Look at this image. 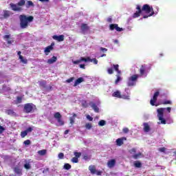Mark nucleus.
Instances as JSON below:
<instances>
[{
  "mask_svg": "<svg viewBox=\"0 0 176 176\" xmlns=\"http://www.w3.org/2000/svg\"><path fill=\"white\" fill-rule=\"evenodd\" d=\"M136 10L137 11L133 14V19H137V17H140L142 12H145V13H146L147 14H149V13H152L153 7L149 6V4H144L141 9V6L138 5L136 6Z\"/></svg>",
  "mask_w": 176,
  "mask_h": 176,
  "instance_id": "nucleus-1",
  "label": "nucleus"
},
{
  "mask_svg": "<svg viewBox=\"0 0 176 176\" xmlns=\"http://www.w3.org/2000/svg\"><path fill=\"white\" fill-rule=\"evenodd\" d=\"M20 27L22 30L28 28L29 23L34 21V16L22 14L19 16Z\"/></svg>",
  "mask_w": 176,
  "mask_h": 176,
  "instance_id": "nucleus-2",
  "label": "nucleus"
},
{
  "mask_svg": "<svg viewBox=\"0 0 176 176\" xmlns=\"http://www.w3.org/2000/svg\"><path fill=\"white\" fill-rule=\"evenodd\" d=\"M170 113L171 112V107H166V108H160L157 109V118L159 120H160L162 124H166V119L163 118L164 116V110Z\"/></svg>",
  "mask_w": 176,
  "mask_h": 176,
  "instance_id": "nucleus-3",
  "label": "nucleus"
},
{
  "mask_svg": "<svg viewBox=\"0 0 176 176\" xmlns=\"http://www.w3.org/2000/svg\"><path fill=\"white\" fill-rule=\"evenodd\" d=\"M126 94H122L119 91H116L112 94V97H116V98H123V100H130V91L128 88L125 89Z\"/></svg>",
  "mask_w": 176,
  "mask_h": 176,
  "instance_id": "nucleus-4",
  "label": "nucleus"
},
{
  "mask_svg": "<svg viewBox=\"0 0 176 176\" xmlns=\"http://www.w3.org/2000/svg\"><path fill=\"white\" fill-rule=\"evenodd\" d=\"M36 111V105L34 103H26L23 107V112L25 113H32Z\"/></svg>",
  "mask_w": 176,
  "mask_h": 176,
  "instance_id": "nucleus-5",
  "label": "nucleus"
},
{
  "mask_svg": "<svg viewBox=\"0 0 176 176\" xmlns=\"http://www.w3.org/2000/svg\"><path fill=\"white\" fill-rule=\"evenodd\" d=\"M137 80H138V74H133L129 78L127 82V86L131 87V86H135L137 84Z\"/></svg>",
  "mask_w": 176,
  "mask_h": 176,
  "instance_id": "nucleus-6",
  "label": "nucleus"
},
{
  "mask_svg": "<svg viewBox=\"0 0 176 176\" xmlns=\"http://www.w3.org/2000/svg\"><path fill=\"white\" fill-rule=\"evenodd\" d=\"M12 14H13L12 12L8 10H3V14L0 15V19L1 20H5V19H9V17L12 16Z\"/></svg>",
  "mask_w": 176,
  "mask_h": 176,
  "instance_id": "nucleus-7",
  "label": "nucleus"
},
{
  "mask_svg": "<svg viewBox=\"0 0 176 176\" xmlns=\"http://www.w3.org/2000/svg\"><path fill=\"white\" fill-rule=\"evenodd\" d=\"M54 118L57 120L58 123L59 124V126H64V122L61 119L62 116L60 113V112H56L54 114Z\"/></svg>",
  "mask_w": 176,
  "mask_h": 176,
  "instance_id": "nucleus-8",
  "label": "nucleus"
},
{
  "mask_svg": "<svg viewBox=\"0 0 176 176\" xmlns=\"http://www.w3.org/2000/svg\"><path fill=\"white\" fill-rule=\"evenodd\" d=\"M89 170H90L91 174H96V175H101V174H102V173L100 170H97V169H96V166L94 165H90L89 166Z\"/></svg>",
  "mask_w": 176,
  "mask_h": 176,
  "instance_id": "nucleus-9",
  "label": "nucleus"
},
{
  "mask_svg": "<svg viewBox=\"0 0 176 176\" xmlns=\"http://www.w3.org/2000/svg\"><path fill=\"white\" fill-rule=\"evenodd\" d=\"M54 50V43H52L50 45H48L44 50V53L45 56H49V53H50Z\"/></svg>",
  "mask_w": 176,
  "mask_h": 176,
  "instance_id": "nucleus-10",
  "label": "nucleus"
},
{
  "mask_svg": "<svg viewBox=\"0 0 176 176\" xmlns=\"http://www.w3.org/2000/svg\"><path fill=\"white\" fill-rule=\"evenodd\" d=\"M160 94V92H159V91H157L154 94L153 98L151 99V100H150L151 105H152L153 107H155V102H156V101H157V97H159Z\"/></svg>",
  "mask_w": 176,
  "mask_h": 176,
  "instance_id": "nucleus-11",
  "label": "nucleus"
},
{
  "mask_svg": "<svg viewBox=\"0 0 176 176\" xmlns=\"http://www.w3.org/2000/svg\"><path fill=\"white\" fill-rule=\"evenodd\" d=\"M109 30L111 31H113V30H116L118 31V32H122L123 31V28H119V25L116 23H113L109 25Z\"/></svg>",
  "mask_w": 176,
  "mask_h": 176,
  "instance_id": "nucleus-12",
  "label": "nucleus"
},
{
  "mask_svg": "<svg viewBox=\"0 0 176 176\" xmlns=\"http://www.w3.org/2000/svg\"><path fill=\"white\" fill-rule=\"evenodd\" d=\"M10 6L14 12H21V10H23V8L18 7L17 3L14 4L13 3H10Z\"/></svg>",
  "mask_w": 176,
  "mask_h": 176,
  "instance_id": "nucleus-13",
  "label": "nucleus"
},
{
  "mask_svg": "<svg viewBox=\"0 0 176 176\" xmlns=\"http://www.w3.org/2000/svg\"><path fill=\"white\" fill-rule=\"evenodd\" d=\"M126 140H127V138H125V137H122V138H118L116 141V145L118 146H122V145H123V144H124L123 141H126Z\"/></svg>",
  "mask_w": 176,
  "mask_h": 176,
  "instance_id": "nucleus-14",
  "label": "nucleus"
},
{
  "mask_svg": "<svg viewBox=\"0 0 176 176\" xmlns=\"http://www.w3.org/2000/svg\"><path fill=\"white\" fill-rule=\"evenodd\" d=\"M17 54L19 56L21 63H23V64H27L28 63V60L26 58H24V56H21V52L19 51Z\"/></svg>",
  "mask_w": 176,
  "mask_h": 176,
  "instance_id": "nucleus-15",
  "label": "nucleus"
},
{
  "mask_svg": "<svg viewBox=\"0 0 176 176\" xmlns=\"http://www.w3.org/2000/svg\"><path fill=\"white\" fill-rule=\"evenodd\" d=\"M90 30V27L87 25L86 23H82L81 24V31L83 34L86 32V31H89Z\"/></svg>",
  "mask_w": 176,
  "mask_h": 176,
  "instance_id": "nucleus-16",
  "label": "nucleus"
},
{
  "mask_svg": "<svg viewBox=\"0 0 176 176\" xmlns=\"http://www.w3.org/2000/svg\"><path fill=\"white\" fill-rule=\"evenodd\" d=\"M52 38L54 41H58V42H63V41H64V35L63 34L59 36L54 35Z\"/></svg>",
  "mask_w": 176,
  "mask_h": 176,
  "instance_id": "nucleus-17",
  "label": "nucleus"
},
{
  "mask_svg": "<svg viewBox=\"0 0 176 176\" xmlns=\"http://www.w3.org/2000/svg\"><path fill=\"white\" fill-rule=\"evenodd\" d=\"M89 105H91V108L94 109V111L95 112H96L97 113H98V112H100V109L98 108L97 104H96V103L91 102L89 103Z\"/></svg>",
  "mask_w": 176,
  "mask_h": 176,
  "instance_id": "nucleus-18",
  "label": "nucleus"
},
{
  "mask_svg": "<svg viewBox=\"0 0 176 176\" xmlns=\"http://www.w3.org/2000/svg\"><path fill=\"white\" fill-rule=\"evenodd\" d=\"M82 82H85V78H83L82 77L78 78L77 80H75L74 87H76V86H78V85H80Z\"/></svg>",
  "mask_w": 176,
  "mask_h": 176,
  "instance_id": "nucleus-19",
  "label": "nucleus"
},
{
  "mask_svg": "<svg viewBox=\"0 0 176 176\" xmlns=\"http://www.w3.org/2000/svg\"><path fill=\"white\" fill-rule=\"evenodd\" d=\"M145 71H146V66L145 65H142L140 69V76L145 75Z\"/></svg>",
  "mask_w": 176,
  "mask_h": 176,
  "instance_id": "nucleus-20",
  "label": "nucleus"
},
{
  "mask_svg": "<svg viewBox=\"0 0 176 176\" xmlns=\"http://www.w3.org/2000/svg\"><path fill=\"white\" fill-rule=\"evenodd\" d=\"M143 126L144 133H149V131H151V126H149V124H148V122H144L143 124Z\"/></svg>",
  "mask_w": 176,
  "mask_h": 176,
  "instance_id": "nucleus-21",
  "label": "nucleus"
},
{
  "mask_svg": "<svg viewBox=\"0 0 176 176\" xmlns=\"http://www.w3.org/2000/svg\"><path fill=\"white\" fill-rule=\"evenodd\" d=\"M116 164V160H111L107 162V166L109 167V168H112Z\"/></svg>",
  "mask_w": 176,
  "mask_h": 176,
  "instance_id": "nucleus-22",
  "label": "nucleus"
},
{
  "mask_svg": "<svg viewBox=\"0 0 176 176\" xmlns=\"http://www.w3.org/2000/svg\"><path fill=\"white\" fill-rule=\"evenodd\" d=\"M14 171L15 174H17V175H23V172L21 170V169L20 168H19V166H16L14 168Z\"/></svg>",
  "mask_w": 176,
  "mask_h": 176,
  "instance_id": "nucleus-23",
  "label": "nucleus"
},
{
  "mask_svg": "<svg viewBox=\"0 0 176 176\" xmlns=\"http://www.w3.org/2000/svg\"><path fill=\"white\" fill-rule=\"evenodd\" d=\"M72 116L69 117V120H70V124H74V123H75V119H76V117L78 116V115H76V113H72Z\"/></svg>",
  "mask_w": 176,
  "mask_h": 176,
  "instance_id": "nucleus-24",
  "label": "nucleus"
},
{
  "mask_svg": "<svg viewBox=\"0 0 176 176\" xmlns=\"http://www.w3.org/2000/svg\"><path fill=\"white\" fill-rule=\"evenodd\" d=\"M144 155H142V153H138L137 154H134L132 157L133 159H135V160H137L138 159H141V157H143Z\"/></svg>",
  "mask_w": 176,
  "mask_h": 176,
  "instance_id": "nucleus-25",
  "label": "nucleus"
},
{
  "mask_svg": "<svg viewBox=\"0 0 176 176\" xmlns=\"http://www.w3.org/2000/svg\"><path fill=\"white\" fill-rule=\"evenodd\" d=\"M38 85L40 87H43V89H46L47 82L45 80H41L38 81Z\"/></svg>",
  "mask_w": 176,
  "mask_h": 176,
  "instance_id": "nucleus-26",
  "label": "nucleus"
},
{
  "mask_svg": "<svg viewBox=\"0 0 176 176\" xmlns=\"http://www.w3.org/2000/svg\"><path fill=\"white\" fill-rule=\"evenodd\" d=\"M56 61H57V56H53L47 60V64H54Z\"/></svg>",
  "mask_w": 176,
  "mask_h": 176,
  "instance_id": "nucleus-27",
  "label": "nucleus"
},
{
  "mask_svg": "<svg viewBox=\"0 0 176 176\" xmlns=\"http://www.w3.org/2000/svg\"><path fill=\"white\" fill-rule=\"evenodd\" d=\"M121 74H117L116 75V79L115 80V85H118L119 83V82L122 81V80L123 79L122 78V76H120Z\"/></svg>",
  "mask_w": 176,
  "mask_h": 176,
  "instance_id": "nucleus-28",
  "label": "nucleus"
},
{
  "mask_svg": "<svg viewBox=\"0 0 176 176\" xmlns=\"http://www.w3.org/2000/svg\"><path fill=\"white\" fill-rule=\"evenodd\" d=\"M155 9L156 10L155 11L153 10V12L149 14V16H154V14L156 16V14H157V13H159V7L155 6Z\"/></svg>",
  "mask_w": 176,
  "mask_h": 176,
  "instance_id": "nucleus-29",
  "label": "nucleus"
},
{
  "mask_svg": "<svg viewBox=\"0 0 176 176\" xmlns=\"http://www.w3.org/2000/svg\"><path fill=\"white\" fill-rule=\"evenodd\" d=\"M80 60L81 63H82V61H84L85 63H87L89 61H92L91 58H90L89 56H87V58L80 57Z\"/></svg>",
  "mask_w": 176,
  "mask_h": 176,
  "instance_id": "nucleus-30",
  "label": "nucleus"
},
{
  "mask_svg": "<svg viewBox=\"0 0 176 176\" xmlns=\"http://www.w3.org/2000/svg\"><path fill=\"white\" fill-rule=\"evenodd\" d=\"M134 166L136 167V168H141L142 164L140 161H136L134 162Z\"/></svg>",
  "mask_w": 176,
  "mask_h": 176,
  "instance_id": "nucleus-31",
  "label": "nucleus"
},
{
  "mask_svg": "<svg viewBox=\"0 0 176 176\" xmlns=\"http://www.w3.org/2000/svg\"><path fill=\"white\" fill-rule=\"evenodd\" d=\"M38 153L40 155V156H45V155L47 153V151L46 149L40 150L38 151Z\"/></svg>",
  "mask_w": 176,
  "mask_h": 176,
  "instance_id": "nucleus-32",
  "label": "nucleus"
},
{
  "mask_svg": "<svg viewBox=\"0 0 176 176\" xmlns=\"http://www.w3.org/2000/svg\"><path fill=\"white\" fill-rule=\"evenodd\" d=\"M113 67L115 71H116L117 74H122V71L119 70V65H113Z\"/></svg>",
  "mask_w": 176,
  "mask_h": 176,
  "instance_id": "nucleus-33",
  "label": "nucleus"
},
{
  "mask_svg": "<svg viewBox=\"0 0 176 176\" xmlns=\"http://www.w3.org/2000/svg\"><path fill=\"white\" fill-rule=\"evenodd\" d=\"M161 104H162L163 105H172L173 104V102L171 100H164L163 102H162Z\"/></svg>",
  "mask_w": 176,
  "mask_h": 176,
  "instance_id": "nucleus-34",
  "label": "nucleus"
},
{
  "mask_svg": "<svg viewBox=\"0 0 176 176\" xmlns=\"http://www.w3.org/2000/svg\"><path fill=\"white\" fill-rule=\"evenodd\" d=\"M7 115H14L16 113L12 109H8L6 111Z\"/></svg>",
  "mask_w": 176,
  "mask_h": 176,
  "instance_id": "nucleus-35",
  "label": "nucleus"
},
{
  "mask_svg": "<svg viewBox=\"0 0 176 176\" xmlns=\"http://www.w3.org/2000/svg\"><path fill=\"white\" fill-rule=\"evenodd\" d=\"M24 5H25V0H20V1L17 3V6H24Z\"/></svg>",
  "mask_w": 176,
  "mask_h": 176,
  "instance_id": "nucleus-36",
  "label": "nucleus"
},
{
  "mask_svg": "<svg viewBox=\"0 0 176 176\" xmlns=\"http://www.w3.org/2000/svg\"><path fill=\"white\" fill-rule=\"evenodd\" d=\"M71 164H65L63 168H65V170H71Z\"/></svg>",
  "mask_w": 176,
  "mask_h": 176,
  "instance_id": "nucleus-37",
  "label": "nucleus"
},
{
  "mask_svg": "<svg viewBox=\"0 0 176 176\" xmlns=\"http://www.w3.org/2000/svg\"><path fill=\"white\" fill-rule=\"evenodd\" d=\"M105 124H107V122H105V120H101L98 122V125L101 126H105Z\"/></svg>",
  "mask_w": 176,
  "mask_h": 176,
  "instance_id": "nucleus-38",
  "label": "nucleus"
},
{
  "mask_svg": "<svg viewBox=\"0 0 176 176\" xmlns=\"http://www.w3.org/2000/svg\"><path fill=\"white\" fill-rule=\"evenodd\" d=\"M82 107H83V108H87V107H89V104H87V101L82 100Z\"/></svg>",
  "mask_w": 176,
  "mask_h": 176,
  "instance_id": "nucleus-39",
  "label": "nucleus"
},
{
  "mask_svg": "<svg viewBox=\"0 0 176 176\" xmlns=\"http://www.w3.org/2000/svg\"><path fill=\"white\" fill-rule=\"evenodd\" d=\"M28 134V132H27L26 131H23L21 133V138H24L25 137H26V135Z\"/></svg>",
  "mask_w": 176,
  "mask_h": 176,
  "instance_id": "nucleus-40",
  "label": "nucleus"
},
{
  "mask_svg": "<svg viewBox=\"0 0 176 176\" xmlns=\"http://www.w3.org/2000/svg\"><path fill=\"white\" fill-rule=\"evenodd\" d=\"M74 156L75 157H77V159H79V157L82 156V153L74 152Z\"/></svg>",
  "mask_w": 176,
  "mask_h": 176,
  "instance_id": "nucleus-41",
  "label": "nucleus"
},
{
  "mask_svg": "<svg viewBox=\"0 0 176 176\" xmlns=\"http://www.w3.org/2000/svg\"><path fill=\"white\" fill-rule=\"evenodd\" d=\"M72 163H79V159L76 157H74L72 159Z\"/></svg>",
  "mask_w": 176,
  "mask_h": 176,
  "instance_id": "nucleus-42",
  "label": "nucleus"
},
{
  "mask_svg": "<svg viewBox=\"0 0 176 176\" xmlns=\"http://www.w3.org/2000/svg\"><path fill=\"white\" fill-rule=\"evenodd\" d=\"M27 5V8H30V6H34V3L32 2V1H28Z\"/></svg>",
  "mask_w": 176,
  "mask_h": 176,
  "instance_id": "nucleus-43",
  "label": "nucleus"
},
{
  "mask_svg": "<svg viewBox=\"0 0 176 176\" xmlns=\"http://www.w3.org/2000/svg\"><path fill=\"white\" fill-rule=\"evenodd\" d=\"M74 80H75V78L71 77L70 78L66 80V83H71V82H74Z\"/></svg>",
  "mask_w": 176,
  "mask_h": 176,
  "instance_id": "nucleus-44",
  "label": "nucleus"
},
{
  "mask_svg": "<svg viewBox=\"0 0 176 176\" xmlns=\"http://www.w3.org/2000/svg\"><path fill=\"white\" fill-rule=\"evenodd\" d=\"M24 168H26V170H30V168H31V165L30 163H26L24 164Z\"/></svg>",
  "mask_w": 176,
  "mask_h": 176,
  "instance_id": "nucleus-45",
  "label": "nucleus"
},
{
  "mask_svg": "<svg viewBox=\"0 0 176 176\" xmlns=\"http://www.w3.org/2000/svg\"><path fill=\"white\" fill-rule=\"evenodd\" d=\"M91 127H93V126L91 125V123H87L85 124V128H87V130H90V129H91Z\"/></svg>",
  "mask_w": 176,
  "mask_h": 176,
  "instance_id": "nucleus-46",
  "label": "nucleus"
},
{
  "mask_svg": "<svg viewBox=\"0 0 176 176\" xmlns=\"http://www.w3.org/2000/svg\"><path fill=\"white\" fill-rule=\"evenodd\" d=\"M107 72L109 75H112V74H113V69H112V67L109 68L107 69Z\"/></svg>",
  "mask_w": 176,
  "mask_h": 176,
  "instance_id": "nucleus-47",
  "label": "nucleus"
},
{
  "mask_svg": "<svg viewBox=\"0 0 176 176\" xmlns=\"http://www.w3.org/2000/svg\"><path fill=\"white\" fill-rule=\"evenodd\" d=\"M90 63H93L94 62V64H98V60H97V58H93L91 59V60H89Z\"/></svg>",
  "mask_w": 176,
  "mask_h": 176,
  "instance_id": "nucleus-48",
  "label": "nucleus"
},
{
  "mask_svg": "<svg viewBox=\"0 0 176 176\" xmlns=\"http://www.w3.org/2000/svg\"><path fill=\"white\" fill-rule=\"evenodd\" d=\"M129 153H131V155L135 153V152H137V150L135 148H131V150L129 151Z\"/></svg>",
  "mask_w": 176,
  "mask_h": 176,
  "instance_id": "nucleus-49",
  "label": "nucleus"
},
{
  "mask_svg": "<svg viewBox=\"0 0 176 176\" xmlns=\"http://www.w3.org/2000/svg\"><path fill=\"white\" fill-rule=\"evenodd\" d=\"M16 100H17L18 104H21V101L23 100V98L20 96H17Z\"/></svg>",
  "mask_w": 176,
  "mask_h": 176,
  "instance_id": "nucleus-50",
  "label": "nucleus"
},
{
  "mask_svg": "<svg viewBox=\"0 0 176 176\" xmlns=\"http://www.w3.org/2000/svg\"><path fill=\"white\" fill-rule=\"evenodd\" d=\"M23 144L25 145H31V140H25Z\"/></svg>",
  "mask_w": 176,
  "mask_h": 176,
  "instance_id": "nucleus-51",
  "label": "nucleus"
},
{
  "mask_svg": "<svg viewBox=\"0 0 176 176\" xmlns=\"http://www.w3.org/2000/svg\"><path fill=\"white\" fill-rule=\"evenodd\" d=\"M122 131H123V133H124L125 134H127V133H129V128H126V127L124 128V129H122Z\"/></svg>",
  "mask_w": 176,
  "mask_h": 176,
  "instance_id": "nucleus-52",
  "label": "nucleus"
},
{
  "mask_svg": "<svg viewBox=\"0 0 176 176\" xmlns=\"http://www.w3.org/2000/svg\"><path fill=\"white\" fill-rule=\"evenodd\" d=\"M5 130H6L5 127L0 125V134H2V133H3Z\"/></svg>",
  "mask_w": 176,
  "mask_h": 176,
  "instance_id": "nucleus-53",
  "label": "nucleus"
},
{
  "mask_svg": "<svg viewBox=\"0 0 176 176\" xmlns=\"http://www.w3.org/2000/svg\"><path fill=\"white\" fill-rule=\"evenodd\" d=\"M87 119L89 120V122H93V117L90 116V115L87 116Z\"/></svg>",
  "mask_w": 176,
  "mask_h": 176,
  "instance_id": "nucleus-54",
  "label": "nucleus"
},
{
  "mask_svg": "<svg viewBox=\"0 0 176 176\" xmlns=\"http://www.w3.org/2000/svg\"><path fill=\"white\" fill-rule=\"evenodd\" d=\"M34 130V128L32 127H28L26 130L27 133H31Z\"/></svg>",
  "mask_w": 176,
  "mask_h": 176,
  "instance_id": "nucleus-55",
  "label": "nucleus"
},
{
  "mask_svg": "<svg viewBox=\"0 0 176 176\" xmlns=\"http://www.w3.org/2000/svg\"><path fill=\"white\" fill-rule=\"evenodd\" d=\"M58 157H59L60 159H64V153H60L58 154Z\"/></svg>",
  "mask_w": 176,
  "mask_h": 176,
  "instance_id": "nucleus-56",
  "label": "nucleus"
},
{
  "mask_svg": "<svg viewBox=\"0 0 176 176\" xmlns=\"http://www.w3.org/2000/svg\"><path fill=\"white\" fill-rule=\"evenodd\" d=\"M72 63H73V64L76 65V64H79L81 62H80V59H79V60H73Z\"/></svg>",
  "mask_w": 176,
  "mask_h": 176,
  "instance_id": "nucleus-57",
  "label": "nucleus"
},
{
  "mask_svg": "<svg viewBox=\"0 0 176 176\" xmlns=\"http://www.w3.org/2000/svg\"><path fill=\"white\" fill-rule=\"evenodd\" d=\"M160 152H166V148L164 147H162L159 148Z\"/></svg>",
  "mask_w": 176,
  "mask_h": 176,
  "instance_id": "nucleus-58",
  "label": "nucleus"
},
{
  "mask_svg": "<svg viewBox=\"0 0 176 176\" xmlns=\"http://www.w3.org/2000/svg\"><path fill=\"white\" fill-rule=\"evenodd\" d=\"M100 50H101V52H108V49L104 48L102 47H100Z\"/></svg>",
  "mask_w": 176,
  "mask_h": 176,
  "instance_id": "nucleus-59",
  "label": "nucleus"
},
{
  "mask_svg": "<svg viewBox=\"0 0 176 176\" xmlns=\"http://www.w3.org/2000/svg\"><path fill=\"white\" fill-rule=\"evenodd\" d=\"M79 67H80V68H82V69H85V64H80V65H79Z\"/></svg>",
  "mask_w": 176,
  "mask_h": 176,
  "instance_id": "nucleus-60",
  "label": "nucleus"
},
{
  "mask_svg": "<svg viewBox=\"0 0 176 176\" xmlns=\"http://www.w3.org/2000/svg\"><path fill=\"white\" fill-rule=\"evenodd\" d=\"M83 159H84V160H87L89 159V156L87 155H85L83 156Z\"/></svg>",
  "mask_w": 176,
  "mask_h": 176,
  "instance_id": "nucleus-61",
  "label": "nucleus"
},
{
  "mask_svg": "<svg viewBox=\"0 0 176 176\" xmlns=\"http://www.w3.org/2000/svg\"><path fill=\"white\" fill-rule=\"evenodd\" d=\"M107 22L108 23H112V18H108L107 19Z\"/></svg>",
  "mask_w": 176,
  "mask_h": 176,
  "instance_id": "nucleus-62",
  "label": "nucleus"
},
{
  "mask_svg": "<svg viewBox=\"0 0 176 176\" xmlns=\"http://www.w3.org/2000/svg\"><path fill=\"white\" fill-rule=\"evenodd\" d=\"M4 38H5L6 39H9V38H10V35H5V36H4Z\"/></svg>",
  "mask_w": 176,
  "mask_h": 176,
  "instance_id": "nucleus-63",
  "label": "nucleus"
},
{
  "mask_svg": "<svg viewBox=\"0 0 176 176\" xmlns=\"http://www.w3.org/2000/svg\"><path fill=\"white\" fill-rule=\"evenodd\" d=\"M69 133V130L67 129V130L65 131L64 134H65V135H67V134H68Z\"/></svg>",
  "mask_w": 176,
  "mask_h": 176,
  "instance_id": "nucleus-64",
  "label": "nucleus"
}]
</instances>
